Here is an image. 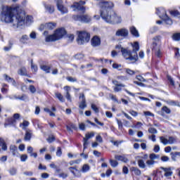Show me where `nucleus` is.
Segmentation results:
<instances>
[{"mask_svg": "<svg viewBox=\"0 0 180 180\" xmlns=\"http://www.w3.org/2000/svg\"><path fill=\"white\" fill-rule=\"evenodd\" d=\"M154 40L155 41H153L152 45V50L153 53H155L156 57H158L160 58L162 56V53L160 50V44H158V43H160V39H158V37H156L154 38Z\"/></svg>", "mask_w": 180, "mask_h": 180, "instance_id": "nucleus-6", "label": "nucleus"}, {"mask_svg": "<svg viewBox=\"0 0 180 180\" xmlns=\"http://www.w3.org/2000/svg\"><path fill=\"white\" fill-rule=\"evenodd\" d=\"M73 19L77 22H82L83 23H89V22H91V17L88 15H74Z\"/></svg>", "mask_w": 180, "mask_h": 180, "instance_id": "nucleus-7", "label": "nucleus"}, {"mask_svg": "<svg viewBox=\"0 0 180 180\" xmlns=\"http://www.w3.org/2000/svg\"><path fill=\"white\" fill-rule=\"evenodd\" d=\"M172 39H173V40H175L176 41H179V40H180V33H175L172 36Z\"/></svg>", "mask_w": 180, "mask_h": 180, "instance_id": "nucleus-44", "label": "nucleus"}, {"mask_svg": "<svg viewBox=\"0 0 180 180\" xmlns=\"http://www.w3.org/2000/svg\"><path fill=\"white\" fill-rule=\"evenodd\" d=\"M27 155L23 154L20 156V161L22 162H25V161H27Z\"/></svg>", "mask_w": 180, "mask_h": 180, "instance_id": "nucleus-52", "label": "nucleus"}, {"mask_svg": "<svg viewBox=\"0 0 180 180\" xmlns=\"http://www.w3.org/2000/svg\"><path fill=\"white\" fill-rule=\"evenodd\" d=\"M44 8L46 10V12H48V13H53L54 11H55L54 6H51L50 4H45Z\"/></svg>", "mask_w": 180, "mask_h": 180, "instance_id": "nucleus-22", "label": "nucleus"}, {"mask_svg": "<svg viewBox=\"0 0 180 180\" xmlns=\"http://www.w3.org/2000/svg\"><path fill=\"white\" fill-rule=\"evenodd\" d=\"M160 142L164 144V146H167L169 144L168 139L164 136H160Z\"/></svg>", "mask_w": 180, "mask_h": 180, "instance_id": "nucleus-37", "label": "nucleus"}, {"mask_svg": "<svg viewBox=\"0 0 180 180\" xmlns=\"http://www.w3.org/2000/svg\"><path fill=\"white\" fill-rule=\"evenodd\" d=\"M131 34L134 35L135 37H140V34H139V31L136 28V27L132 26L129 28Z\"/></svg>", "mask_w": 180, "mask_h": 180, "instance_id": "nucleus-20", "label": "nucleus"}, {"mask_svg": "<svg viewBox=\"0 0 180 180\" xmlns=\"http://www.w3.org/2000/svg\"><path fill=\"white\" fill-rule=\"evenodd\" d=\"M115 160H117V161H122V162H127L129 161V159L124 155H115Z\"/></svg>", "mask_w": 180, "mask_h": 180, "instance_id": "nucleus-21", "label": "nucleus"}, {"mask_svg": "<svg viewBox=\"0 0 180 180\" xmlns=\"http://www.w3.org/2000/svg\"><path fill=\"white\" fill-rule=\"evenodd\" d=\"M66 79H68L69 82H77V78L72 77H66Z\"/></svg>", "mask_w": 180, "mask_h": 180, "instance_id": "nucleus-53", "label": "nucleus"}, {"mask_svg": "<svg viewBox=\"0 0 180 180\" xmlns=\"http://www.w3.org/2000/svg\"><path fill=\"white\" fill-rule=\"evenodd\" d=\"M110 164L112 168H116L119 165V162L117 160H110Z\"/></svg>", "mask_w": 180, "mask_h": 180, "instance_id": "nucleus-41", "label": "nucleus"}, {"mask_svg": "<svg viewBox=\"0 0 180 180\" xmlns=\"http://www.w3.org/2000/svg\"><path fill=\"white\" fill-rule=\"evenodd\" d=\"M24 175H26V176H33V172L31 171H26L23 172Z\"/></svg>", "mask_w": 180, "mask_h": 180, "instance_id": "nucleus-59", "label": "nucleus"}, {"mask_svg": "<svg viewBox=\"0 0 180 180\" xmlns=\"http://www.w3.org/2000/svg\"><path fill=\"white\" fill-rule=\"evenodd\" d=\"M79 129L80 130H82V131L85 130V124H84V123H79Z\"/></svg>", "mask_w": 180, "mask_h": 180, "instance_id": "nucleus-64", "label": "nucleus"}, {"mask_svg": "<svg viewBox=\"0 0 180 180\" xmlns=\"http://www.w3.org/2000/svg\"><path fill=\"white\" fill-rule=\"evenodd\" d=\"M167 79L169 85H172V86H175V82L174 81V79L171 76L167 75Z\"/></svg>", "mask_w": 180, "mask_h": 180, "instance_id": "nucleus-39", "label": "nucleus"}, {"mask_svg": "<svg viewBox=\"0 0 180 180\" xmlns=\"http://www.w3.org/2000/svg\"><path fill=\"white\" fill-rule=\"evenodd\" d=\"M10 151L11 153H12L13 157H18V147L16 146L11 145L10 146Z\"/></svg>", "mask_w": 180, "mask_h": 180, "instance_id": "nucleus-19", "label": "nucleus"}, {"mask_svg": "<svg viewBox=\"0 0 180 180\" xmlns=\"http://www.w3.org/2000/svg\"><path fill=\"white\" fill-rule=\"evenodd\" d=\"M130 171H131V172H134L135 175H137V176L141 175V170H140V169L137 167H131Z\"/></svg>", "mask_w": 180, "mask_h": 180, "instance_id": "nucleus-26", "label": "nucleus"}, {"mask_svg": "<svg viewBox=\"0 0 180 180\" xmlns=\"http://www.w3.org/2000/svg\"><path fill=\"white\" fill-rule=\"evenodd\" d=\"M79 108L82 110H84L86 108V101H80L79 103Z\"/></svg>", "mask_w": 180, "mask_h": 180, "instance_id": "nucleus-43", "label": "nucleus"}, {"mask_svg": "<svg viewBox=\"0 0 180 180\" xmlns=\"http://www.w3.org/2000/svg\"><path fill=\"white\" fill-rule=\"evenodd\" d=\"M129 113H130V115H131V116H134V117H136V116L139 115V112H136L133 110H129Z\"/></svg>", "mask_w": 180, "mask_h": 180, "instance_id": "nucleus-60", "label": "nucleus"}, {"mask_svg": "<svg viewBox=\"0 0 180 180\" xmlns=\"http://www.w3.org/2000/svg\"><path fill=\"white\" fill-rule=\"evenodd\" d=\"M84 56L82 53H77L76 55H75V58L76 60H82V58H84Z\"/></svg>", "mask_w": 180, "mask_h": 180, "instance_id": "nucleus-46", "label": "nucleus"}, {"mask_svg": "<svg viewBox=\"0 0 180 180\" xmlns=\"http://www.w3.org/2000/svg\"><path fill=\"white\" fill-rule=\"evenodd\" d=\"M56 140V138L54 136H49L48 139H47V141L48 143H53V141H54Z\"/></svg>", "mask_w": 180, "mask_h": 180, "instance_id": "nucleus-63", "label": "nucleus"}, {"mask_svg": "<svg viewBox=\"0 0 180 180\" xmlns=\"http://www.w3.org/2000/svg\"><path fill=\"white\" fill-rule=\"evenodd\" d=\"M138 165H139V168H142V169L146 168V163L144 162V160H138Z\"/></svg>", "mask_w": 180, "mask_h": 180, "instance_id": "nucleus-36", "label": "nucleus"}, {"mask_svg": "<svg viewBox=\"0 0 180 180\" xmlns=\"http://www.w3.org/2000/svg\"><path fill=\"white\" fill-rule=\"evenodd\" d=\"M91 46H93V47L101 46V38L98 36H94L91 39Z\"/></svg>", "mask_w": 180, "mask_h": 180, "instance_id": "nucleus-15", "label": "nucleus"}, {"mask_svg": "<svg viewBox=\"0 0 180 180\" xmlns=\"http://www.w3.org/2000/svg\"><path fill=\"white\" fill-rule=\"evenodd\" d=\"M55 96L60 101V102H65V99L64 98V96H63V94L60 92H56Z\"/></svg>", "mask_w": 180, "mask_h": 180, "instance_id": "nucleus-30", "label": "nucleus"}, {"mask_svg": "<svg viewBox=\"0 0 180 180\" xmlns=\"http://www.w3.org/2000/svg\"><path fill=\"white\" fill-rule=\"evenodd\" d=\"M40 68L41 70H42V71H45L46 74H50V70H51V68L50 66L46 65H41Z\"/></svg>", "mask_w": 180, "mask_h": 180, "instance_id": "nucleus-28", "label": "nucleus"}, {"mask_svg": "<svg viewBox=\"0 0 180 180\" xmlns=\"http://www.w3.org/2000/svg\"><path fill=\"white\" fill-rule=\"evenodd\" d=\"M89 169H91V167L89 166V165L84 164V165H83V166L82 167V172L85 174V173L88 172V171H89Z\"/></svg>", "mask_w": 180, "mask_h": 180, "instance_id": "nucleus-33", "label": "nucleus"}, {"mask_svg": "<svg viewBox=\"0 0 180 180\" xmlns=\"http://www.w3.org/2000/svg\"><path fill=\"white\" fill-rule=\"evenodd\" d=\"M90 39H91V35H89V33L85 31H82L79 32L77 41L78 44L82 45L84 43H88Z\"/></svg>", "mask_w": 180, "mask_h": 180, "instance_id": "nucleus-5", "label": "nucleus"}, {"mask_svg": "<svg viewBox=\"0 0 180 180\" xmlns=\"http://www.w3.org/2000/svg\"><path fill=\"white\" fill-rule=\"evenodd\" d=\"M68 131H71L72 133V129L73 130H77V126L74 124L73 123H69L68 125L66 126Z\"/></svg>", "mask_w": 180, "mask_h": 180, "instance_id": "nucleus-25", "label": "nucleus"}, {"mask_svg": "<svg viewBox=\"0 0 180 180\" xmlns=\"http://www.w3.org/2000/svg\"><path fill=\"white\" fill-rule=\"evenodd\" d=\"M62 154H63V151L61 150V148L60 147H58L57 151H56L57 157H61Z\"/></svg>", "mask_w": 180, "mask_h": 180, "instance_id": "nucleus-56", "label": "nucleus"}, {"mask_svg": "<svg viewBox=\"0 0 180 180\" xmlns=\"http://www.w3.org/2000/svg\"><path fill=\"white\" fill-rule=\"evenodd\" d=\"M133 47V55L131 54V51L129 50V49L121 48V53L122 56L125 60H129L131 63H136L137 61V58H139V56L137 55V51L140 50V45L138 41L134 42L132 44Z\"/></svg>", "mask_w": 180, "mask_h": 180, "instance_id": "nucleus-3", "label": "nucleus"}, {"mask_svg": "<svg viewBox=\"0 0 180 180\" xmlns=\"http://www.w3.org/2000/svg\"><path fill=\"white\" fill-rule=\"evenodd\" d=\"M170 15H172V16H174V18H180V13H179V11H178L176 10L171 11Z\"/></svg>", "mask_w": 180, "mask_h": 180, "instance_id": "nucleus-34", "label": "nucleus"}, {"mask_svg": "<svg viewBox=\"0 0 180 180\" xmlns=\"http://www.w3.org/2000/svg\"><path fill=\"white\" fill-rule=\"evenodd\" d=\"M56 6L58 8V11L60 12L62 15H65V13H68V8L63 4V0H56Z\"/></svg>", "mask_w": 180, "mask_h": 180, "instance_id": "nucleus-8", "label": "nucleus"}, {"mask_svg": "<svg viewBox=\"0 0 180 180\" xmlns=\"http://www.w3.org/2000/svg\"><path fill=\"white\" fill-rule=\"evenodd\" d=\"M8 122L10 124H13V125L16 124V120L13 117L8 119Z\"/></svg>", "mask_w": 180, "mask_h": 180, "instance_id": "nucleus-62", "label": "nucleus"}, {"mask_svg": "<svg viewBox=\"0 0 180 180\" xmlns=\"http://www.w3.org/2000/svg\"><path fill=\"white\" fill-rule=\"evenodd\" d=\"M91 109L95 112V113H99V108L95 104H91Z\"/></svg>", "mask_w": 180, "mask_h": 180, "instance_id": "nucleus-47", "label": "nucleus"}, {"mask_svg": "<svg viewBox=\"0 0 180 180\" xmlns=\"http://www.w3.org/2000/svg\"><path fill=\"white\" fill-rule=\"evenodd\" d=\"M0 19L6 23H13L14 29H18L25 25L26 15L20 6H15L13 8L3 7Z\"/></svg>", "mask_w": 180, "mask_h": 180, "instance_id": "nucleus-1", "label": "nucleus"}, {"mask_svg": "<svg viewBox=\"0 0 180 180\" xmlns=\"http://www.w3.org/2000/svg\"><path fill=\"white\" fill-rule=\"evenodd\" d=\"M33 135V132L30 129H27L25 131V135L24 137V140L25 141H30V139H32V136Z\"/></svg>", "mask_w": 180, "mask_h": 180, "instance_id": "nucleus-17", "label": "nucleus"}, {"mask_svg": "<svg viewBox=\"0 0 180 180\" xmlns=\"http://www.w3.org/2000/svg\"><path fill=\"white\" fill-rule=\"evenodd\" d=\"M69 171L72 172V174L74 175V176H76L77 178L81 177V173L79 172V170L77 169V167H69Z\"/></svg>", "mask_w": 180, "mask_h": 180, "instance_id": "nucleus-16", "label": "nucleus"}, {"mask_svg": "<svg viewBox=\"0 0 180 180\" xmlns=\"http://www.w3.org/2000/svg\"><path fill=\"white\" fill-rule=\"evenodd\" d=\"M170 155L172 161H176V158L180 157V152H172Z\"/></svg>", "mask_w": 180, "mask_h": 180, "instance_id": "nucleus-27", "label": "nucleus"}, {"mask_svg": "<svg viewBox=\"0 0 180 180\" xmlns=\"http://www.w3.org/2000/svg\"><path fill=\"white\" fill-rule=\"evenodd\" d=\"M98 6H100L101 16L107 23H122V17L117 15L115 11L112 10L113 3L112 1H106L105 0H97Z\"/></svg>", "mask_w": 180, "mask_h": 180, "instance_id": "nucleus-2", "label": "nucleus"}, {"mask_svg": "<svg viewBox=\"0 0 180 180\" xmlns=\"http://www.w3.org/2000/svg\"><path fill=\"white\" fill-rule=\"evenodd\" d=\"M29 124H30V123L28 121L24 120L22 123L20 124V127H21V129L25 130V129H26V127H27L29 126Z\"/></svg>", "mask_w": 180, "mask_h": 180, "instance_id": "nucleus-35", "label": "nucleus"}, {"mask_svg": "<svg viewBox=\"0 0 180 180\" xmlns=\"http://www.w3.org/2000/svg\"><path fill=\"white\" fill-rule=\"evenodd\" d=\"M94 136H95V133L94 132L86 134L85 137L83 139L84 151H85L86 148H87L88 147V144H89V143L88 142V140H89L90 139H92V137H94Z\"/></svg>", "mask_w": 180, "mask_h": 180, "instance_id": "nucleus-11", "label": "nucleus"}, {"mask_svg": "<svg viewBox=\"0 0 180 180\" xmlns=\"http://www.w3.org/2000/svg\"><path fill=\"white\" fill-rule=\"evenodd\" d=\"M31 68L32 71L34 72H37V65L33 64V63H31Z\"/></svg>", "mask_w": 180, "mask_h": 180, "instance_id": "nucleus-57", "label": "nucleus"}, {"mask_svg": "<svg viewBox=\"0 0 180 180\" xmlns=\"http://www.w3.org/2000/svg\"><path fill=\"white\" fill-rule=\"evenodd\" d=\"M57 26V24L56 22H49L45 24L46 29H48L49 30H53Z\"/></svg>", "mask_w": 180, "mask_h": 180, "instance_id": "nucleus-24", "label": "nucleus"}, {"mask_svg": "<svg viewBox=\"0 0 180 180\" xmlns=\"http://www.w3.org/2000/svg\"><path fill=\"white\" fill-rule=\"evenodd\" d=\"M158 158H160V155L155 153L150 154L149 160L146 161V165H148L149 168H151V167L155 164V160H158Z\"/></svg>", "mask_w": 180, "mask_h": 180, "instance_id": "nucleus-9", "label": "nucleus"}, {"mask_svg": "<svg viewBox=\"0 0 180 180\" xmlns=\"http://www.w3.org/2000/svg\"><path fill=\"white\" fill-rule=\"evenodd\" d=\"M79 99L80 102H86V100L85 98V95L82 93H81L79 94Z\"/></svg>", "mask_w": 180, "mask_h": 180, "instance_id": "nucleus-49", "label": "nucleus"}, {"mask_svg": "<svg viewBox=\"0 0 180 180\" xmlns=\"http://www.w3.org/2000/svg\"><path fill=\"white\" fill-rule=\"evenodd\" d=\"M124 71L129 75H134L136 74V71L131 70V69H129V68H125Z\"/></svg>", "mask_w": 180, "mask_h": 180, "instance_id": "nucleus-40", "label": "nucleus"}, {"mask_svg": "<svg viewBox=\"0 0 180 180\" xmlns=\"http://www.w3.org/2000/svg\"><path fill=\"white\" fill-rule=\"evenodd\" d=\"M86 2L84 1H80L79 3L76 2L75 3L71 8H75L74 11L77 9V11H81L82 12H85V7H84L82 5H85Z\"/></svg>", "mask_w": 180, "mask_h": 180, "instance_id": "nucleus-10", "label": "nucleus"}, {"mask_svg": "<svg viewBox=\"0 0 180 180\" xmlns=\"http://www.w3.org/2000/svg\"><path fill=\"white\" fill-rule=\"evenodd\" d=\"M28 89L30 91L31 94H36V87L33 85H30Z\"/></svg>", "mask_w": 180, "mask_h": 180, "instance_id": "nucleus-50", "label": "nucleus"}, {"mask_svg": "<svg viewBox=\"0 0 180 180\" xmlns=\"http://www.w3.org/2000/svg\"><path fill=\"white\" fill-rule=\"evenodd\" d=\"M178 141V138L176 136H169L168 143L169 144H175Z\"/></svg>", "mask_w": 180, "mask_h": 180, "instance_id": "nucleus-31", "label": "nucleus"}, {"mask_svg": "<svg viewBox=\"0 0 180 180\" xmlns=\"http://www.w3.org/2000/svg\"><path fill=\"white\" fill-rule=\"evenodd\" d=\"M162 110L163 112H165V113H167V115H169V113H171V110L169 108H168V107H167V106H163L162 108Z\"/></svg>", "mask_w": 180, "mask_h": 180, "instance_id": "nucleus-48", "label": "nucleus"}, {"mask_svg": "<svg viewBox=\"0 0 180 180\" xmlns=\"http://www.w3.org/2000/svg\"><path fill=\"white\" fill-rule=\"evenodd\" d=\"M115 36L118 37H124L126 38L129 36V30L126 28H122L117 30L115 33Z\"/></svg>", "mask_w": 180, "mask_h": 180, "instance_id": "nucleus-12", "label": "nucleus"}, {"mask_svg": "<svg viewBox=\"0 0 180 180\" xmlns=\"http://www.w3.org/2000/svg\"><path fill=\"white\" fill-rule=\"evenodd\" d=\"M26 22L27 23H28V25H30V23H33V17L27 16L26 18Z\"/></svg>", "mask_w": 180, "mask_h": 180, "instance_id": "nucleus-55", "label": "nucleus"}, {"mask_svg": "<svg viewBox=\"0 0 180 180\" xmlns=\"http://www.w3.org/2000/svg\"><path fill=\"white\" fill-rule=\"evenodd\" d=\"M67 34L65 29L58 28L57 29L53 34L49 35L46 37V41L50 43V41H57V40H60Z\"/></svg>", "mask_w": 180, "mask_h": 180, "instance_id": "nucleus-4", "label": "nucleus"}, {"mask_svg": "<svg viewBox=\"0 0 180 180\" xmlns=\"http://www.w3.org/2000/svg\"><path fill=\"white\" fill-rule=\"evenodd\" d=\"M18 74H19L20 75L27 76V70H26V68L22 67V68L18 70Z\"/></svg>", "mask_w": 180, "mask_h": 180, "instance_id": "nucleus-32", "label": "nucleus"}, {"mask_svg": "<svg viewBox=\"0 0 180 180\" xmlns=\"http://www.w3.org/2000/svg\"><path fill=\"white\" fill-rule=\"evenodd\" d=\"M15 99H20V101H26V99H27V96L23 94L20 97L15 96Z\"/></svg>", "mask_w": 180, "mask_h": 180, "instance_id": "nucleus-54", "label": "nucleus"}, {"mask_svg": "<svg viewBox=\"0 0 180 180\" xmlns=\"http://www.w3.org/2000/svg\"><path fill=\"white\" fill-rule=\"evenodd\" d=\"M161 160L163 162H167L168 161H169V158L168 156H162L161 157Z\"/></svg>", "mask_w": 180, "mask_h": 180, "instance_id": "nucleus-58", "label": "nucleus"}, {"mask_svg": "<svg viewBox=\"0 0 180 180\" xmlns=\"http://www.w3.org/2000/svg\"><path fill=\"white\" fill-rule=\"evenodd\" d=\"M41 176L43 179H47V178L50 176V174H49V173H42Z\"/></svg>", "mask_w": 180, "mask_h": 180, "instance_id": "nucleus-61", "label": "nucleus"}, {"mask_svg": "<svg viewBox=\"0 0 180 180\" xmlns=\"http://www.w3.org/2000/svg\"><path fill=\"white\" fill-rule=\"evenodd\" d=\"M0 147H1L4 151H6V150H8V146H6V143L1 138H0Z\"/></svg>", "mask_w": 180, "mask_h": 180, "instance_id": "nucleus-29", "label": "nucleus"}, {"mask_svg": "<svg viewBox=\"0 0 180 180\" xmlns=\"http://www.w3.org/2000/svg\"><path fill=\"white\" fill-rule=\"evenodd\" d=\"M4 78L7 82H11L14 86H16V81L13 78L9 77L8 75H4Z\"/></svg>", "mask_w": 180, "mask_h": 180, "instance_id": "nucleus-23", "label": "nucleus"}, {"mask_svg": "<svg viewBox=\"0 0 180 180\" xmlns=\"http://www.w3.org/2000/svg\"><path fill=\"white\" fill-rule=\"evenodd\" d=\"M18 172V170L15 167H12L9 169V173L11 175H15Z\"/></svg>", "mask_w": 180, "mask_h": 180, "instance_id": "nucleus-51", "label": "nucleus"}, {"mask_svg": "<svg viewBox=\"0 0 180 180\" xmlns=\"http://www.w3.org/2000/svg\"><path fill=\"white\" fill-rule=\"evenodd\" d=\"M148 133H150L151 134H157L158 133V131L155 129V128L150 127L148 130Z\"/></svg>", "mask_w": 180, "mask_h": 180, "instance_id": "nucleus-45", "label": "nucleus"}, {"mask_svg": "<svg viewBox=\"0 0 180 180\" xmlns=\"http://www.w3.org/2000/svg\"><path fill=\"white\" fill-rule=\"evenodd\" d=\"M27 40H29V37L27 35H22L20 41L25 44L27 43Z\"/></svg>", "mask_w": 180, "mask_h": 180, "instance_id": "nucleus-38", "label": "nucleus"}, {"mask_svg": "<svg viewBox=\"0 0 180 180\" xmlns=\"http://www.w3.org/2000/svg\"><path fill=\"white\" fill-rule=\"evenodd\" d=\"M112 82L113 85H115V92H120V91H122V88H124V86H126V85L123 84H119V82L117 80H112Z\"/></svg>", "mask_w": 180, "mask_h": 180, "instance_id": "nucleus-14", "label": "nucleus"}, {"mask_svg": "<svg viewBox=\"0 0 180 180\" xmlns=\"http://www.w3.org/2000/svg\"><path fill=\"white\" fill-rule=\"evenodd\" d=\"M160 169H162L165 172L164 176H165V178H167V179L171 178V176L174 174L171 167H161Z\"/></svg>", "mask_w": 180, "mask_h": 180, "instance_id": "nucleus-13", "label": "nucleus"}, {"mask_svg": "<svg viewBox=\"0 0 180 180\" xmlns=\"http://www.w3.org/2000/svg\"><path fill=\"white\" fill-rule=\"evenodd\" d=\"M167 103L170 106H179V102L178 101H167Z\"/></svg>", "mask_w": 180, "mask_h": 180, "instance_id": "nucleus-42", "label": "nucleus"}, {"mask_svg": "<svg viewBox=\"0 0 180 180\" xmlns=\"http://www.w3.org/2000/svg\"><path fill=\"white\" fill-rule=\"evenodd\" d=\"M161 18L164 20V22H165L166 25H172V20L168 17L167 13L162 15Z\"/></svg>", "mask_w": 180, "mask_h": 180, "instance_id": "nucleus-18", "label": "nucleus"}]
</instances>
